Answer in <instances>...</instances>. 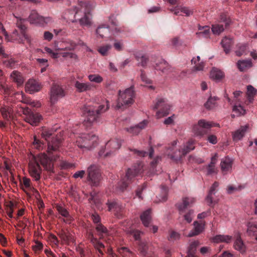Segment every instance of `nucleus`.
Listing matches in <instances>:
<instances>
[{"label": "nucleus", "instance_id": "f257e3e1", "mask_svg": "<svg viewBox=\"0 0 257 257\" xmlns=\"http://www.w3.org/2000/svg\"><path fill=\"white\" fill-rule=\"evenodd\" d=\"M54 129L44 127L41 136L47 142V153L39 154L34 156L29 163V173L30 176L36 182L40 181L42 172L40 164L45 169L50 172H53V162L59 159L58 151L61 146L62 139L55 134Z\"/></svg>", "mask_w": 257, "mask_h": 257}, {"label": "nucleus", "instance_id": "f03ea898", "mask_svg": "<svg viewBox=\"0 0 257 257\" xmlns=\"http://www.w3.org/2000/svg\"><path fill=\"white\" fill-rule=\"evenodd\" d=\"M94 7V6L90 1H79L78 6L73 10L75 15L72 23L78 22L82 27H90L92 25V18L91 12Z\"/></svg>", "mask_w": 257, "mask_h": 257}, {"label": "nucleus", "instance_id": "7ed1b4c3", "mask_svg": "<svg viewBox=\"0 0 257 257\" xmlns=\"http://www.w3.org/2000/svg\"><path fill=\"white\" fill-rule=\"evenodd\" d=\"M108 109L107 105H85L82 108L83 113L85 117L84 125L87 127L90 126L98 121L100 114Z\"/></svg>", "mask_w": 257, "mask_h": 257}, {"label": "nucleus", "instance_id": "20e7f679", "mask_svg": "<svg viewBox=\"0 0 257 257\" xmlns=\"http://www.w3.org/2000/svg\"><path fill=\"white\" fill-rule=\"evenodd\" d=\"M116 107L122 110L130 106L134 102L135 92L134 87L131 86L124 91L119 90Z\"/></svg>", "mask_w": 257, "mask_h": 257}, {"label": "nucleus", "instance_id": "39448f33", "mask_svg": "<svg viewBox=\"0 0 257 257\" xmlns=\"http://www.w3.org/2000/svg\"><path fill=\"white\" fill-rule=\"evenodd\" d=\"M143 171V164L141 162L135 164L131 168L128 169L126 172L125 176L123 179L121 185H120V189L123 191L128 185L131 183L133 179L137 175L142 173Z\"/></svg>", "mask_w": 257, "mask_h": 257}, {"label": "nucleus", "instance_id": "423d86ee", "mask_svg": "<svg viewBox=\"0 0 257 257\" xmlns=\"http://www.w3.org/2000/svg\"><path fill=\"white\" fill-rule=\"evenodd\" d=\"M98 137L93 134H82L76 141V145L80 149L89 150L97 144Z\"/></svg>", "mask_w": 257, "mask_h": 257}, {"label": "nucleus", "instance_id": "0eeeda50", "mask_svg": "<svg viewBox=\"0 0 257 257\" xmlns=\"http://www.w3.org/2000/svg\"><path fill=\"white\" fill-rule=\"evenodd\" d=\"M87 180L91 186L97 187L101 180V175L96 165H91L87 170Z\"/></svg>", "mask_w": 257, "mask_h": 257}, {"label": "nucleus", "instance_id": "6e6552de", "mask_svg": "<svg viewBox=\"0 0 257 257\" xmlns=\"http://www.w3.org/2000/svg\"><path fill=\"white\" fill-rule=\"evenodd\" d=\"M231 20L225 15L220 16L219 21L212 24L211 31L214 35L219 36L231 24Z\"/></svg>", "mask_w": 257, "mask_h": 257}, {"label": "nucleus", "instance_id": "1a4fd4ad", "mask_svg": "<svg viewBox=\"0 0 257 257\" xmlns=\"http://www.w3.org/2000/svg\"><path fill=\"white\" fill-rule=\"evenodd\" d=\"M178 140H175L172 142L170 146L167 150V155L175 161H180L184 156L181 148H178L177 145Z\"/></svg>", "mask_w": 257, "mask_h": 257}, {"label": "nucleus", "instance_id": "9d476101", "mask_svg": "<svg viewBox=\"0 0 257 257\" xmlns=\"http://www.w3.org/2000/svg\"><path fill=\"white\" fill-rule=\"evenodd\" d=\"M23 113L25 115V120L32 125L36 126L42 118L41 115L37 112H33L31 109L26 107H22Z\"/></svg>", "mask_w": 257, "mask_h": 257}, {"label": "nucleus", "instance_id": "9b49d317", "mask_svg": "<svg viewBox=\"0 0 257 257\" xmlns=\"http://www.w3.org/2000/svg\"><path fill=\"white\" fill-rule=\"evenodd\" d=\"M108 210L114 212L117 218H121L123 214V206L117 200H109L107 203Z\"/></svg>", "mask_w": 257, "mask_h": 257}, {"label": "nucleus", "instance_id": "f8f14e48", "mask_svg": "<svg viewBox=\"0 0 257 257\" xmlns=\"http://www.w3.org/2000/svg\"><path fill=\"white\" fill-rule=\"evenodd\" d=\"M28 20L31 24L39 26H43L48 23L49 21V18H44L43 17L39 15L35 10L31 11Z\"/></svg>", "mask_w": 257, "mask_h": 257}, {"label": "nucleus", "instance_id": "ddd939ff", "mask_svg": "<svg viewBox=\"0 0 257 257\" xmlns=\"http://www.w3.org/2000/svg\"><path fill=\"white\" fill-rule=\"evenodd\" d=\"M50 95L51 102L55 103L59 98L65 96V92L61 86L54 84L51 87Z\"/></svg>", "mask_w": 257, "mask_h": 257}, {"label": "nucleus", "instance_id": "4468645a", "mask_svg": "<svg viewBox=\"0 0 257 257\" xmlns=\"http://www.w3.org/2000/svg\"><path fill=\"white\" fill-rule=\"evenodd\" d=\"M0 112L4 119L10 121L15 118L13 108L11 105H4L0 108Z\"/></svg>", "mask_w": 257, "mask_h": 257}, {"label": "nucleus", "instance_id": "2eb2a0df", "mask_svg": "<svg viewBox=\"0 0 257 257\" xmlns=\"http://www.w3.org/2000/svg\"><path fill=\"white\" fill-rule=\"evenodd\" d=\"M194 210L189 209L187 211H179V222L180 223H190L192 222L194 217Z\"/></svg>", "mask_w": 257, "mask_h": 257}, {"label": "nucleus", "instance_id": "dca6fc26", "mask_svg": "<svg viewBox=\"0 0 257 257\" xmlns=\"http://www.w3.org/2000/svg\"><path fill=\"white\" fill-rule=\"evenodd\" d=\"M4 73L0 70V92L5 96H10L14 92V88L12 85L4 83Z\"/></svg>", "mask_w": 257, "mask_h": 257}, {"label": "nucleus", "instance_id": "f3484780", "mask_svg": "<svg viewBox=\"0 0 257 257\" xmlns=\"http://www.w3.org/2000/svg\"><path fill=\"white\" fill-rule=\"evenodd\" d=\"M195 202L196 199L194 197H183L182 201L177 204V207L179 211H185L187 208L191 207Z\"/></svg>", "mask_w": 257, "mask_h": 257}, {"label": "nucleus", "instance_id": "a211bd4d", "mask_svg": "<svg viewBox=\"0 0 257 257\" xmlns=\"http://www.w3.org/2000/svg\"><path fill=\"white\" fill-rule=\"evenodd\" d=\"M170 11L176 15H185L186 17L192 15L194 13L193 8L181 6H177L170 9Z\"/></svg>", "mask_w": 257, "mask_h": 257}, {"label": "nucleus", "instance_id": "6ab92c4d", "mask_svg": "<svg viewBox=\"0 0 257 257\" xmlns=\"http://www.w3.org/2000/svg\"><path fill=\"white\" fill-rule=\"evenodd\" d=\"M10 79L12 82L16 84L18 87L22 86L25 81V77L23 74L18 71H13L10 75Z\"/></svg>", "mask_w": 257, "mask_h": 257}, {"label": "nucleus", "instance_id": "aec40b11", "mask_svg": "<svg viewBox=\"0 0 257 257\" xmlns=\"http://www.w3.org/2000/svg\"><path fill=\"white\" fill-rule=\"evenodd\" d=\"M41 86L39 82L34 79H30L26 83L25 89L32 94L40 90Z\"/></svg>", "mask_w": 257, "mask_h": 257}, {"label": "nucleus", "instance_id": "412c9836", "mask_svg": "<svg viewBox=\"0 0 257 257\" xmlns=\"http://www.w3.org/2000/svg\"><path fill=\"white\" fill-rule=\"evenodd\" d=\"M76 44L72 40H67L62 42L59 46H56L55 50L59 51H71L75 49Z\"/></svg>", "mask_w": 257, "mask_h": 257}, {"label": "nucleus", "instance_id": "4be33fe9", "mask_svg": "<svg viewBox=\"0 0 257 257\" xmlns=\"http://www.w3.org/2000/svg\"><path fill=\"white\" fill-rule=\"evenodd\" d=\"M121 145V141L118 139H111L106 144V149L111 154L120 148Z\"/></svg>", "mask_w": 257, "mask_h": 257}, {"label": "nucleus", "instance_id": "5701e85b", "mask_svg": "<svg viewBox=\"0 0 257 257\" xmlns=\"http://www.w3.org/2000/svg\"><path fill=\"white\" fill-rule=\"evenodd\" d=\"M248 128L249 125L248 124L241 126L238 130L232 133L233 140L238 141L242 139L248 130Z\"/></svg>", "mask_w": 257, "mask_h": 257}, {"label": "nucleus", "instance_id": "b1692460", "mask_svg": "<svg viewBox=\"0 0 257 257\" xmlns=\"http://www.w3.org/2000/svg\"><path fill=\"white\" fill-rule=\"evenodd\" d=\"M233 160L228 157H225L221 160L220 167L224 174L230 172L232 170Z\"/></svg>", "mask_w": 257, "mask_h": 257}, {"label": "nucleus", "instance_id": "393cba45", "mask_svg": "<svg viewBox=\"0 0 257 257\" xmlns=\"http://www.w3.org/2000/svg\"><path fill=\"white\" fill-rule=\"evenodd\" d=\"M193 225L194 229L190 231L188 235L189 237L197 235L202 233L204 229L205 223L202 221H194Z\"/></svg>", "mask_w": 257, "mask_h": 257}, {"label": "nucleus", "instance_id": "a878e982", "mask_svg": "<svg viewBox=\"0 0 257 257\" xmlns=\"http://www.w3.org/2000/svg\"><path fill=\"white\" fill-rule=\"evenodd\" d=\"M74 86L79 92H83L92 90L94 86L90 83H83L76 81L75 82Z\"/></svg>", "mask_w": 257, "mask_h": 257}, {"label": "nucleus", "instance_id": "bb28decb", "mask_svg": "<svg viewBox=\"0 0 257 257\" xmlns=\"http://www.w3.org/2000/svg\"><path fill=\"white\" fill-rule=\"evenodd\" d=\"M95 229L98 235L100 236V238L102 239L104 238L105 237H108L111 234L110 231L108 230L107 228L101 223L97 224L95 226Z\"/></svg>", "mask_w": 257, "mask_h": 257}, {"label": "nucleus", "instance_id": "cd10ccee", "mask_svg": "<svg viewBox=\"0 0 257 257\" xmlns=\"http://www.w3.org/2000/svg\"><path fill=\"white\" fill-rule=\"evenodd\" d=\"M224 76V73L216 68H212L210 73V77L216 81H220Z\"/></svg>", "mask_w": 257, "mask_h": 257}, {"label": "nucleus", "instance_id": "c85d7f7f", "mask_svg": "<svg viewBox=\"0 0 257 257\" xmlns=\"http://www.w3.org/2000/svg\"><path fill=\"white\" fill-rule=\"evenodd\" d=\"M218 187V183L215 182L213 184L209 190V193L205 198V200L209 205H211L214 203L212 199V195H215L216 193Z\"/></svg>", "mask_w": 257, "mask_h": 257}, {"label": "nucleus", "instance_id": "c756f323", "mask_svg": "<svg viewBox=\"0 0 257 257\" xmlns=\"http://www.w3.org/2000/svg\"><path fill=\"white\" fill-rule=\"evenodd\" d=\"M140 218L143 225L148 227L152 220L151 209H148L144 211L141 215Z\"/></svg>", "mask_w": 257, "mask_h": 257}, {"label": "nucleus", "instance_id": "7c9ffc66", "mask_svg": "<svg viewBox=\"0 0 257 257\" xmlns=\"http://www.w3.org/2000/svg\"><path fill=\"white\" fill-rule=\"evenodd\" d=\"M109 33V27L106 24H101L98 26L96 30V34L97 37L103 38Z\"/></svg>", "mask_w": 257, "mask_h": 257}, {"label": "nucleus", "instance_id": "2f4dec72", "mask_svg": "<svg viewBox=\"0 0 257 257\" xmlns=\"http://www.w3.org/2000/svg\"><path fill=\"white\" fill-rule=\"evenodd\" d=\"M237 68L240 71H245L252 66L250 59L240 60L237 63Z\"/></svg>", "mask_w": 257, "mask_h": 257}, {"label": "nucleus", "instance_id": "473e14b6", "mask_svg": "<svg viewBox=\"0 0 257 257\" xmlns=\"http://www.w3.org/2000/svg\"><path fill=\"white\" fill-rule=\"evenodd\" d=\"M147 123L148 121L143 120L138 125L133 127H131L129 128H126V130L127 132L132 134L133 135H137L139 134L142 129H144L146 126Z\"/></svg>", "mask_w": 257, "mask_h": 257}, {"label": "nucleus", "instance_id": "72a5a7b5", "mask_svg": "<svg viewBox=\"0 0 257 257\" xmlns=\"http://www.w3.org/2000/svg\"><path fill=\"white\" fill-rule=\"evenodd\" d=\"M199 31L196 33L199 38H208L209 37L210 31V28L207 26H198Z\"/></svg>", "mask_w": 257, "mask_h": 257}, {"label": "nucleus", "instance_id": "f704fd0d", "mask_svg": "<svg viewBox=\"0 0 257 257\" xmlns=\"http://www.w3.org/2000/svg\"><path fill=\"white\" fill-rule=\"evenodd\" d=\"M58 235L62 241L66 244H68L71 242H73L74 241L73 236L68 232L62 230L59 233Z\"/></svg>", "mask_w": 257, "mask_h": 257}, {"label": "nucleus", "instance_id": "c9c22d12", "mask_svg": "<svg viewBox=\"0 0 257 257\" xmlns=\"http://www.w3.org/2000/svg\"><path fill=\"white\" fill-rule=\"evenodd\" d=\"M191 64L194 65L193 69L194 71H203L204 68V63L200 61V57L198 56L192 59Z\"/></svg>", "mask_w": 257, "mask_h": 257}, {"label": "nucleus", "instance_id": "e433bc0d", "mask_svg": "<svg viewBox=\"0 0 257 257\" xmlns=\"http://www.w3.org/2000/svg\"><path fill=\"white\" fill-rule=\"evenodd\" d=\"M233 247L235 250L239 251L241 253H243L246 251V246L239 236L237 237L234 241Z\"/></svg>", "mask_w": 257, "mask_h": 257}, {"label": "nucleus", "instance_id": "4c0bfd02", "mask_svg": "<svg viewBox=\"0 0 257 257\" xmlns=\"http://www.w3.org/2000/svg\"><path fill=\"white\" fill-rule=\"evenodd\" d=\"M25 21V19H19L17 22V27L22 31V34L24 38L28 42L30 43L31 40L29 36L25 33V30L27 29L26 26L24 24V22Z\"/></svg>", "mask_w": 257, "mask_h": 257}, {"label": "nucleus", "instance_id": "58836bf2", "mask_svg": "<svg viewBox=\"0 0 257 257\" xmlns=\"http://www.w3.org/2000/svg\"><path fill=\"white\" fill-rule=\"evenodd\" d=\"M247 233L249 235H255L257 233V223L250 220L247 223Z\"/></svg>", "mask_w": 257, "mask_h": 257}, {"label": "nucleus", "instance_id": "ea45409f", "mask_svg": "<svg viewBox=\"0 0 257 257\" xmlns=\"http://www.w3.org/2000/svg\"><path fill=\"white\" fill-rule=\"evenodd\" d=\"M200 245L198 240H195L191 242L188 250L187 255L186 257H196L195 253L197 247Z\"/></svg>", "mask_w": 257, "mask_h": 257}, {"label": "nucleus", "instance_id": "a19ab883", "mask_svg": "<svg viewBox=\"0 0 257 257\" xmlns=\"http://www.w3.org/2000/svg\"><path fill=\"white\" fill-rule=\"evenodd\" d=\"M232 237L228 235H217L213 237L212 241L215 243L221 242L229 243L231 241Z\"/></svg>", "mask_w": 257, "mask_h": 257}, {"label": "nucleus", "instance_id": "79ce46f5", "mask_svg": "<svg viewBox=\"0 0 257 257\" xmlns=\"http://www.w3.org/2000/svg\"><path fill=\"white\" fill-rule=\"evenodd\" d=\"M194 144L195 142L194 140H190L181 148L184 156L195 149Z\"/></svg>", "mask_w": 257, "mask_h": 257}, {"label": "nucleus", "instance_id": "37998d69", "mask_svg": "<svg viewBox=\"0 0 257 257\" xmlns=\"http://www.w3.org/2000/svg\"><path fill=\"white\" fill-rule=\"evenodd\" d=\"M221 44L224 48L225 53H229L232 44V40L231 38L224 37L221 41Z\"/></svg>", "mask_w": 257, "mask_h": 257}, {"label": "nucleus", "instance_id": "c03bdc74", "mask_svg": "<svg viewBox=\"0 0 257 257\" xmlns=\"http://www.w3.org/2000/svg\"><path fill=\"white\" fill-rule=\"evenodd\" d=\"M131 151H133L135 154H137L140 157H146L149 155L150 158L152 159L154 155V150L151 147L149 150V152H147L144 151H138L136 149L131 150Z\"/></svg>", "mask_w": 257, "mask_h": 257}, {"label": "nucleus", "instance_id": "a18cd8bd", "mask_svg": "<svg viewBox=\"0 0 257 257\" xmlns=\"http://www.w3.org/2000/svg\"><path fill=\"white\" fill-rule=\"evenodd\" d=\"M256 93L257 90L251 85H248L247 86L246 94L249 102H252L253 100V97L256 95Z\"/></svg>", "mask_w": 257, "mask_h": 257}, {"label": "nucleus", "instance_id": "49530a36", "mask_svg": "<svg viewBox=\"0 0 257 257\" xmlns=\"http://www.w3.org/2000/svg\"><path fill=\"white\" fill-rule=\"evenodd\" d=\"M17 94L21 96L22 99V101L24 103L29 104L30 105L35 107H39L41 106V103L39 102L32 101L31 100L25 98L24 97V93L22 92H21L20 93L17 92Z\"/></svg>", "mask_w": 257, "mask_h": 257}, {"label": "nucleus", "instance_id": "de8ad7c7", "mask_svg": "<svg viewBox=\"0 0 257 257\" xmlns=\"http://www.w3.org/2000/svg\"><path fill=\"white\" fill-rule=\"evenodd\" d=\"M171 108V104L162 99V116H166L169 114Z\"/></svg>", "mask_w": 257, "mask_h": 257}, {"label": "nucleus", "instance_id": "09e8293b", "mask_svg": "<svg viewBox=\"0 0 257 257\" xmlns=\"http://www.w3.org/2000/svg\"><path fill=\"white\" fill-rule=\"evenodd\" d=\"M33 146L34 148L39 151L43 150V149L46 147L44 143L38 139L36 136L34 137Z\"/></svg>", "mask_w": 257, "mask_h": 257}, {"label": "nucleus", "instance_id": "8fccbe9b", "mask_svg": "<svg viewBox=\"0 0 257 257\" xmlns=\"http://www.w3.org/2000/svg\"><path fill=\"white\" fill-rule=\"evenodd\" d=\"M118 252L122 257H133L134 256L133 252L126 247L118 248Z\"/></svg>", "mask_w": 257, "mask_h": 257}, {"label": "nucleus", "instance_id": "3c124183", "mask_svg": "<svg viewBox=\"0 0 257 257\" xmlns=\"http://www.w3.org/2000/svg\"><path fill=\"white\" fill-rule=\"evenodd\" d=\"M192 130L194 135L197 136H202L205 133L204 130H203V128L200 126L198 122L197 124L193 125Z\"/></svg>", "mask_w": 257, "mask_h": 257}, {"label": "nucleus", "instance_id": "603ef678", "mask_svg": "<svg viewBox=\"0 0 257 257\" xmlns=\"http://www.w3.org/2000/svg\"><path fill=\"white\" fill-rule=\"evenodd\" d=\"M199 124L203 129H209L213 126H216L215 123L206 121L204 119H201L198 122Z\"/></svg>", "mask_w": 257, "mask_h": 257}, {"label": "nucleus", "instance_id": "864d4df0", "mask_svg": "<svg viewBox=\"0 0 257 257\" xmlns=\"http://www.w3.org/2000/svg\"><path fill=\"white\" fill-rule=\"evenodd\" d=\"M217 98L216 97H210L205 104V106L208 109H211L214 107L216 104Z\"/></svg>", "mask_w": 257, "mask_h": 257}, {"label": "nucleus", "instance_id": "5fc2aeb1", "mask_svg": "<svg viewBox=\"0 0 257 257\" xmlns=\"http://www.w3.org/2000/svg\"><path fill=\"white\" fill-rule=\"evenodd\" d=\"M176 118V116L175 114H173L171 116H169L163 120L164 124L166 126H173L175 125V119Z\"/></svg>", "mask_w": 257, "mask_h": 257}, {"label": "nucleus", "instance_id": "6e6d98bb", "mask_svg": "<svg viewBox=\"0 0 257 257\" xmlns=\"http://www.w3.org/2000/svg\"><path fill=\"white\" fill-rule=\"evenodd\" d=\"M138 243L140 252L142 255H146L148 249L147 243L142 240H140Z\"/></svg>", "mask_w": 257, "mask_h": 257}, {"label": "nucleus", "instance_id": "4d7b16f0", "mask_svg": "<svg viewBox=\"0 0 257 257\" xmlns=\"http://www.w3.org/2000/svg\"><path fill=\"white\" fill-rule=\"evenodd\" d=\"M232 110L236 113V116L243 115L245 113V110L240 105H234Z\"/></svg>", "mask_w": 257, "mask_h": 257}, {"label": "nucleus", "instance_id": "13d9d810", "mask_svg": "<svg viewBox=\"0 0 257 257\" xmlns=\"http://www.w3.org/2000/svg\"><path fill=\"white\" fill-rule=\"evenodd\" d=\"M168 237L169 241L173 242L180 239V234L176 231H171Z\"/></svg>", "mask_w": 257, "mask_h": 257}, {"label": "nucleus", "instance_id": "bf43d9fd", "mask_svg": "<svg viewBox=\"0 0 257 257\" xmlns=\"http://www.w3.org/2000/svg\"><path fill=\"white\" fill-rule=\"evenodd\" d=\"M111 46L107 44L104 46H100L98 49V51L103 56H106L108 54V51L111 49Z\"/></svg>", "mask_w": 257, "mask_h": 257}, {"label": "nucleus", "instance_id": "052dcab7", "mask_svg": "<svg viewBox=\"0 0 257 257\" xmlns=\"http://www.w3.org/2000/svg\"><path fill=\"white\" fill-rule=\"evenodd\" d=\"M94 247L95 249H96L99 254L101 255H103V249H104V245L101 242H100L98 239L96 241V242L93 244Z\"/></svg>", "mask_w": 257, "mask_h": 257}, {"label": "nucleus", "instance_id": "680f3d73", "mask_svg": "<svg viewBox=\"0 0 257 257\" xmlns=\"http://www.w3.org/2000/svg\"><path fill=\"white\" fill-rule=\"evenodd\" d=\"M89 201L92 202L95 204H97L100 203V200L97 193L93 191L90 193V197L89 198Z\"/></svg>", "mask_w": 257, "mask_h": 257}, {"label": "nucleus", "instance_id": "e2e57ef3", "mask_svg": "<svg viewBox=\"0 0 257 257\" xmlns=\"http://www.w3.org/2000/svg\"><path fill=\"white\" fill-rule=\"evenodd\" d=\"M89 80L91 82L100 83L103 81L101 76L98 74H90L88 76Z\"/></svg>", "mask_w": 257, "mask_h": 257}, {"label": "nucleus", "instance_id": "0e129e2a", "mask_svg": "<svg viewBox=\"0 0 257 257\" xmlns=\"http://www.w3.org/2000/svg\"><path fill=\"white\" fill-rule=\"evenodd\" d=\"M130 234H131L135 238V239L138 242L141 240V235L143 234V232L136 229H132L130 231Z\"/></svg>", "mask_w": 257, "mask_h": 257}, {"label": "nucleus", "instance_id": "69168bd1", "mask_svg": "<svg viewBox=\"0 0 257 257\" xmlns=\"http://www.w3.org/2000/svg\"><path fill=\"white\" fill-rule=\"evenodd\" d=\"M3 63L6 67L13 68L16 65V61L13 58H10L3 60Z\"/></svg>", "mask_w": 257, "mask_h": 257}, {"label": "nucleus", "instance_id": "338daca9", "mask_svg": "<svg viewBox=\"0 0 257 257\" xmlns=\"http://www.w3.org/2000/svg\"><path fill=\"white\" fill-rule=\"evenodd\" d=\"M160 104L161 100L159 99L153 107V109L155 113V116L157 119L161 117L160 110L159 109Z\"/></svg>", "mask_w": 257, "mask_h": 257}, {"label": "nucleus", "instance_id": "774afa93", "mask_svg": "<svg viewBox=\"0 0 257 257\" xmlns=\"http://www.w3.org/2000/svg\"><path fill=\"white\" fill-rule=\"evenodd\" d=\"M21 183L22 186H24L27 189H30L32 188V183L29 178L26 177H23L22 180L21 181Z\"/></svg>", "mask_w": 257, "mask_h": 257}]
</instances>
